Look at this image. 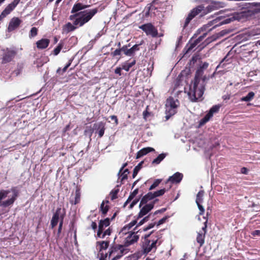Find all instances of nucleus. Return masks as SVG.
I'll return each instance as SVG.
<instances>
[{
	"label": "nucleus",
	"instance_id": "obj_54",
	"mask_svg": "<svg viewBox=\"0 0 260 260\" xmlns=\"http://www.w3.org/2000/svg\"><path fill=\"white\" fill-rule=\"evenodd\" d=\"M169 217V216H166L162 218H161V219H160L157 222H156L157 226H159V225L164 223L166 221V220L168 219Z\"/></svg>",
	"mask_w": 260,
	"mask_h": 260
},
{
	"label": "nucleus",
	"instance_id": "obj_44",
	"mask_svg": "<svg viewBox=\"0 0 260 260\" xmlns=\"http://www.w3.org/2000/svg\"><path fill=\"white\" fill-rule=\"evenodd\" d=\"M252 5L255 7L252 10V14H255L260 13V3H253Z\"/></svg>",
	"mask_w": 260,
	"mask_h": 260
},
{
	"label": "nucleus",
	"instance_id": "obj_13",
	"mask_svg": "<svg viewBox=\"0 0 260 260\" xmlns=\"http://www.w3.org/2000/svg\"><path fill=\"white\" fill-rule=\"evenodd\" d=\"M11 191L13 192L12 197L10 199L2 202V203H1L0 204V206L3 207H7L12 205L14 204V202L17 199V197H18V192L16 190V187L11 188Z\"/></svg>",
	"mask_w": 260,
	"mask_h": 260
},
{
	"label": "nucleus",
	"instance_id": "obj_61",
	"mask_svg": "<svg viewBox=\"0 0 260 260\" xmlns=\"http://www.w3.org/2000/svg\"><path fill=\"white\" fill-rule=\"evenodd\" d=\"M166 210H167V209L166 208H161L159 210H158L155 211L152 215L153 216L154 215H156L158 213H164L166 211Z\"/></svg>",
	"mask_w": 260,
	"mask_h": 260
},
{
	"label": "nucleus",
	"instance_id": "obj_9",
	"mask_svg": "<svg viewBox=\"0 0 260 260\" xmlns=\"http://www.w3.org/2000/svg\"><path fill=\"white\" fill-rule=\"evenodd\" d=\"M139 28L144 31L148 36L156 37L158 35L157 29L151 23H148L139 26Z\"/></svg>",
	"mask_w": 260,
	"mask_h": 260
},
{
	"label": "nucleus",
	"instance_id": "obj_63",
	"mask_svg": "<svg viewBox=\"0 0 260 260\" xmlns=\"http://www.w3.org/2000/svg\"><path fill=\"white\" fill-rule=\"evenodd\" d=\"M150 115V113L147 111V110H145L143 112V118L145 119Z\"/></svg>",
	"mask_w": 260,
	"mask_h": 260
},
{
	"label": "nucleus",
	"instance_id": "obj_18",
	"mask_svg": "<svg viewBox=\"0 0 260 260\" xmlns=\"http://www.w3.org/2000/svg\"><path fill=\"white\" fill-rule=\"evenodd\" d=\"M94 127L95 129V133L99 135V137L101 138L103 136L105 130V123L100 122L94 124Z\"/></svg>",
	"mask_w": 260,
	"mask_h": 260
},
{
	"label": "nucleus",
	"instance_id": "obj_28",
	"mask_svg": "<svg viewBox=\"0 0 260 260\" xmlns=\"http://www.w3.org/2000/svg\"><path fill=\"white\" fill-rule=\"evenodd\" d=\"M76 25H75L73 23L72 24L70 22H68L64 26L63 29L64 31L68 33L71 31H73L77 28Z\"/></svg>",
	"mask_w": 260,
	"mask_h": 260
},
{
	"label": "nucleus",
	"instance_id": "obj_14",
	"mask_svg": "<svg viewBox=\"0 0 260 260\" xmlns=\"http://www.w3.org/2000/svg\"><path fill=\"white\" fill-rule=\"evenodd\" d=\"M223 3L220 2L216 1H211L210 5H209L207 7H205L204 6V10L205 11V14L206 15L211 12L217 10L220 8L223 7Z\"/></svg>",
	"mask_w": 260,
	"mask_h": 260
},
{
	"label": "nucleus",
	"instance_id": "obj_48",
	"mask_svg": "<svg viewBox=\"0 0 260 260\" xmlns=\"http://www.w3.org/2000/svg\"><path fill=\"white\" fill-rule=\"evenodd\" d=\"M152 215V213H150L148 216H147L145 217L144 218H143L142 220H141L140 221V222L138 223V224L137 225V226H140V225L143 224L145 222H146L147 221H148L149 219L151 217Z\"/></svg>",
	"mask_w": 260,
	"mask_h": 260
},
{
	"label": "nucleus",
	"instance_id": "obj_37",
	"mask_svg": "<svg viewBox=\"0 0 260 260\" xmlns=\"http://www.w3.org/2000/svg\"><path fill=\"white\" fill-rule=\"evenodd\" d=\"M233 20V18H219L218 21H219V23L216 24L215 26L221 25L225 24H228L230 23Z\"/></svg>",
	"mask_w": 260,
	"mask_h": 260
},
{
	"label": "nucleus",
	"instance_id": "obj_52",
	"mask_svg": "<svg viewBox=\"0 0 260 260\" xmlns=\"http://www.w3.org/2000/svg\"><path fill=\"white\" fill-rule=\"evenodd\" d=\"M150 9H151L150 8H148V6L147 5V6L144 9V10L143 11L144 13V16L146 17H147L148 16H152V14L150 12Z\"/></svg>",
	"mask_w": 260,
	"mask_h": 260
},
{
	"label": "nucleus",
	"instance_id": "obj_1",
	"mask_svg": "<svg viewBox=\"0 0 260 260\" xmlns=\"http://www.w3.org/2000/svg\"><path fill=\"white\" fill-rule=\"evenodd\" d=\"M89 7V5H84L81 3H75L72 10L69 19L73 22L75 25H79V27L83 26L92 19V18L98 13V9L94 8L89 10H84Z\"/></svg>",
	"mask_w": 260,
	"mask_h": 260
},
{
	"label": "nucleus",
	"instance_id": "obj_19",
	"mask_svg": "<svg viewBox=\"0 0 260 260\" xmlns=\"http://www.w3.org/2000/svg\"><path fill=\"white\" fill-rule=\"evenodd\" d=\"M207 221L205 222L204 226L202 228V230L204 231V233H198L197 237V241L198 243L200 244V246H202L204 243V239H205V235L206 233V225Z\"/></svg>",
	"mask_w": 260,
	"mask_h": 260
},
{
	"label": "nucleus",
	"instance_id": "obj_38",
	"mask_svg": "<svg viewBox=\"0 0 260 260\" xmlns=\"http://www.w3.org/2000/svg\"><path fill=\"white\" fill-rule=\"evenodd\" d=\"M121 52L119 48L116 49L114 51L111 53V56L113 57H117L118 60L120 59L121 58Z\"/></svg>",
	"mask_w": 260,
	"mask_h": 260
},
{
	"label": "nucleus",
	"instance_id": "obj_53",
	"mask_svg": "<svg viewBox=\"0 0 260 260\" xmlns=\"http://www.w3.org/2000/svg\"><path fill=\"white\" fill-rule=\"evenodd\" d=\"M138 188H136L131 193L128 197L129 200H132L135 198V197L138 194Z\"/></svg>",
	"mask_w": 260,
	"mask_h": 260
},
{
	"label": "nucleus",
	"instance_id": "obj_34",
	"mask_svg": "<svg viewBox=\"0 0 260 260\" xmlns=\"http://www.w3.org/2000/svg\"><path fill=\"white\" fill-rule=\"evenodd\" d=\"M166 156V154L165 153H161L159 154L158 156L152 161V164L153 165L159 164Z\"/></svg>",
	"mask_w": 260,
	"mask_h": 260
},
{
	"label": "nucleus",
	"instance_id": "obj_33",
	"mask_svg": "<svg viewBox=\"0 0 260 260\" xmlns=\"http://www.w3.org/2000/svg\"><path fill=\"white\" fill-rule=\"evenodd\" d=\"M254 92L253 91H250L247 94L246 96L241 98V101L243 102H250L254 98Z\"/></svg>",
	"mask_w": 260,
	"mask_h": 260
},
{
	"label": "nucleus",
	"instance_id": "obj_58",
	"mask_svg": "<svg viewBox=\"0 0 260 260\" xmlns=\"http://www.w3.org/2000/svg\"><path fill=\"white\" fill-rule=\"evenodd\" d=\"M67 69L68 68L66 67H64L62 69H61L60 68H59L57 70L56 72L58 74L62 75L64 73H65L67 71Z\"/></svg>",
	"mask_w": 260,
	"mask_h": 260
},
{
	"label": "nucleus",
	"instance_id": "obj_7",
	"mask_svg": "<svg viewBox=\"0 0 260 260\" xmlns=\"http://www.w3.org/2000/svg\"><path fill=\"white\" fill-rule=\"evenodd\" d=\"M66 215V211L64 209H61L60 207L57 208L55 212L53 214L51 220L50 226L51 229H54L57 224L59 220H61L62 216V220Z\"/></svg>",
	"mask_w": 260,
	"mask_h": 260
},
{
	"label": "nucleus",
	"instance_id": "obj_2",
	"mask_svg": "<svg viewBox=\"0 0 260 260\" xmlns=\"http://www.w3.org/2000/svg\"><path fill=\"white\" fill-rule=\"evenodd\" d=\"M203 74V70L201 69H198L195 74L194 80L189 86L188 95L192 102H196L202 96L204 93V89L202 87H198V85Z\"/></svg>",
	"mask_w": 260,
	"mask_h": 260
},
{
	"label": "nucleus",
	"instance_id": "obj_15",
	"mask_svg": "<svg viewBox=\"0 0 260 260\" xmlns=\"http://www.w3.org/2000/svg\"><path fill=\"white\" fill-rule=\"evenodd\" d=\"M135 232H131L129 235L125 238L124 246L127 247L129 245L133 244L135 242H137L139 238V236L137 235V233Z\"/></svg>",
	"mask_w": 260,
	"mask_h": 260
},
{
	"label": "nucleus",
	"instance_id": "obj_50",
	"mask_svg": "<svg viewBox=\"0 0 260 260\" xmlns=\"http://www.w3.org/2000/svg\"><path fill=\"white\" fill-rule=\"evenodd\" d=\"M130 47V44L128 45H123L121 48H119L121 52H123L124 55L128 56V54H127V51L128 50V47Z\"/></svg>",
	"mask_w": 260,
	"mask_h": 260
},
{
	"label": "nucleus",
	"instance_id": "obj_45",
	"mask_svg": "<svg viewBox=\"0 0 260 260\" xmlns=\"http://www.w3.org/2000/svg\"><path fill=\"white\" fill-rule=\"evenodd\" d=\"M155 2L153 1L152 3L148 4L147 6L148 7V8H150V12L152 14V16L155 15V11L157 9V8L155 7L154 6Z\"/></svg>",
	"mask_w": 260,
	"mask_h": 260
},
{
	"label": "nucleus",
	"instance_id": "obj_51",
	"mask_svg": "<svg viewBox=\"0 0 260 260\" xmlns=\"http://www.w3.org/2000/svg\"><path fill=\"white\" fill-rule=\"evenodd\" d=\"M212 40L210 38H207L204 42H203L199 46L201 47L200 49L204 48L205 46H206L209 43H210Z\"/></svg>",
	"mask_w": 260,
	"mask_h": 260
},
{
	"label": "nucleus",
	"instance_id": "obj_22",
	"mask_svg": "<svg viewBox=\"0 0 260 260\" xmlns=\"http://www.w3.org/2000/svg\"><path fill=\"white\" fill-rule=\"evenodd\" d=\"M154 151H155L154 149L152 147L144 148L141 149L140 150H139L137 152L136 158L137 159L139 158L142 157L143 156L146 155L148 153H149L150 152Z\"/></svg>",
	"mask_w": 260,
	"mask_h": 260
},
{
	"label": "nucleus",
	"instance_id": "obj_23",
	"mask_svg": "<svg viewBox=\"0 0 260 260\" xmlns=\"http://www.w3.org/2000/svg\"><path fill=\"white\" fill-rule=\"evenodd\" d=\"M110 224V219L109 218H106L103 220H100L99 222V228L103 230L108 227Z\"/></svg>",
	"mask_w": 260,
	"mask_h": 260
},
{
	"label": "nucleus",
	"instance_id": "obj_40",
	"mask_svg": "<svg viewBox=\"0 0 260 260\" xmlns=\"http://www.w3.org/2000/svg\"><path fill=\"white\" fill-rule=\"evenodd\" d=\"M143 161L140 162L137 166H136L133 170V178H134L137 175L139 171L141 169Z\"/></svg>",
	"mask_w": 260,
	"mask_h": 260
},
{
	"label": "nucleus",
	"instance_id": "obj_5",
	"mask_svg": "<svg viewBox=\"0 0 260 260\" xmlns=\"http://www.w3.org/2000/svg\"><path fill=\"white\" fill-rule=\"evenodd\" d=\"M1 51V63L3 64L12 61L17 54V49L15 47L3 48Z\"/></svg>",
	"mask_w": 260,
	"mask_h": 260
},
{
	"label": "nucleus",
	"instance_id": "obj_3",
	"mask_svg": "<svg viewBox=\"0 0 260 260\" xmlns=\"http://www.w3.org/2000/svg\"><path fill=\"white\" fill-rule=\"evenodd\" d=\"M128 252V249L124 245L113 243L108 252L109 259L117 260Z\"/></svg>",
	"mask_w": 260,
	"mask_h": 260
},
{
	"label": "nucleus",
	"instance_id": "obj_21",
	"mask_svg": "<svg viewBox=\"0 0 260 260\" xmlns=\"http://www.w3.org/2000/svg\"><path fill=\"white\" fill-rule=\"evenodd\" d=\"M153 199L154 198L152 196V192H148L142 198L139 204V207L141 208L143 205L147 203V202Z\"/></svg>",
	"mask_w": 260,
	"mask_h": 260
},
{
	"label": "nucleus",
	"instance_id": "obj_6",
	"mask_svg": "<svg viewBox=\"0 0 260 260\" xmlns=\"http://www.w3.org/2000/svg\"><path fill=\"white\" fill-rule=\"evenodd\" d=\"M153 232L152 231L149 234H146L144 236L142 247L145 253H148L151 251L155 252L156 250L158 239L155 240H150L149 239Z\"/></svg>",
	"mask_w": 260,
	"mask_h": 260
},
{
	"label": "nucleus",
	"instance_id": "obj_20",
	"mask_svg": "<svg viewBox=\"0 0 260 260\" xmlns=\"http://www.w3.org/2000/svg\"><path fill=\"white\" fill-rule=\"evenodd\" d=\"M50 44V40L48 39H42L36 42L38 49H44L46 48Z\"/></svg>",
	"mask_w": 260,
	"mask_h": 260
},
{
	"label": "nucleus",
	"instance_id": "obj_36",
	"mask_svg": "<svg viewBox=\"0 0 260 260\" xmlns=\"http://www.w3.org/2000/svg\"><path fill=\"white\" fill-rule=\"evenodd\" d=\"M168 190L166 188H162L159 190L152 192V196L153 198L155 199L156 197L161 196L165 194V193Z\"/></svg>",
	"mask_w": 260,
	"mask_h": 260
},
{
	"label": "nucleus",
	"instance_id": "obj_11",
	"mask_svg": "<svg viewBox=\"0 0 260 260\" xmlns=\"http://www.w3.org/2000/svg\"><path fill=\"white\" fill-rule=\"evenodd\" d=\"M158 200L156 199L149 204H145L141 209L138 214L137 219L142 218L148 213L153 208L154 204Z\"/></svg>",
	"mask_w": 260,
	"mask_h": 260
},
{
	"label": "nucleus",
	"instance_id": "obj_16",
	"mask_svg": "<svg viewBox=\"0 0 260 260\" xmlns=\"http://www.w3.org/2000/svg\"><path fill=\"white\" fill-rule=\"evenodd\" d=\"M22 21L18 17L12 18L8 25V31L11 32L19 27Z\"/></svg>",
	"mask_w": 260,
	"mask_h": 260
},
{
	"label": "nucleus",
	"instance_id": "obj_29",
	"mask_svg": "<svg viewBox=\"0 0 260 260\" xmlns=\"http://www.w3.org/2000/svg\"><path fill=\"white\" fill-rule=\"evenodd\" d=\"M196 46L193 44V43L190 41L189 43L186 45L183 49V52L184 54H188L190 51H191Z\"/></svg>",
	"mask_w": 260,
	"mask_h": 260
},
{
	"label": "nucleus",
	"instance_id": "obj_47",
	"mask_svg": "<svg viewBox=\"0 0 260 260\" xmlns=\"http://www.w3.org/2000/svg\"><path fill=\"white\" fill-rule=\"evenodd\" d=\"M129 173L128 170L127 169H125L123 170V171L121 172L120 174H121L120 176L121 177V181L126 179L127 178V175Z\"/></svg>",
	"mask_w": 260,
	"mask_h": 260
},
{
	"label": "nucleus",
	"instance_id": "obj_59",
	"mask_svg": "<svg viewBox=\"0 0 260 260\" xmlns=\"http://www.w3.org/2000/svg\"><path fill=\"white\" fill-rule=\"evenodd\" d=\"M112 230L111 227L108 228V229L104 232L103 235L105 237L106 236H110L111 234Z\"/></svg>",
	"mask_w": 260,
	"mask_h": 260
},
{
	"label": "nucleus",
	"instance_id": "obj_55",
	"mask_svg": "<svg viewBox=\"0 0 260 260\" xmlns=\"http://www.w3.org/2000/svg\"><path fill=\"white\" fill-rule=\"evenodd\" d=\"M155 225H156V222L150 223L148 225V226H147L146 227L144 228L143 231H147L153 228L155 226Z\"/></svg>",
	"mask_w": 260,
	"mask_h": 260
},
{
	"label": "nucleus",
	"instance_id": "obj_12",
	"mask_svg": "<svg viewBox=\"0 0 260 260\" xmlns=\"http://www.w3.org/2000/svg\"><path fill=\"white\" fill-rule=\"evenodd\" d=\"M220 109L219 105L213 106L209 110V112L200 120V124L203 125L208 122L213 116V114L219 111Z\"/></svg>",
	"mask_w": 260,
	"mask_h": 260
},
{
	"label": "nucleus",
	"instance_id": "obj_17",
	"mask_svg": "<svg viewBox=\"0 0 260 260\" xmlns=\"http://www.w3.org/2000/svg\"><path fill=\"white\" fill-rule=\"evenodd\" d=\"M183 175L182 173L176 172L172 176H170L167 180L166 183L170 182L172 184H177L181 182L183 178Z\"/></svg>",
	"mask_w": 260,
	"mask_h": 260
},
{
	"label": "nucleus",
	"instance_id": "obj_60",
	"mask_svg": "<svg viewBox=\"0 0 260 260\" xmlns=\"http://www.w3.org/2000/svg\"><path fill=\"white\" fill-rule=\"evenodd\" d=\"M61 217H62V216ZM63 223V220H62V218H61V220H60V221H59V226H58V231H57V234L58 235L61 233Z\"/></svg>",
	"mask_w": 260,
	"mask_h": 260
},
{
	"label": "nucleus",
	"instance_id": "obj_31",
	"mask_svg": "<svg viewBox=\"0 0 260 260\" xmlns=\"http://www.w3.org/2000/svg\"><path fill=\"white\" fill-rule=\"evenodd\" d=\"M167 107H170V108L177 109L178 106L176 104V101L173 98H169L167 101L166 105Z\"/></svg>",
	"mask_w": 260,
	"mask_h": 260
},
{
	"label": "nucleus",
	"instance_id": "obj_57",
	"mask_svg": "<svg viewBox=\"0 0 260 260\" xmlns=\"http://www.w3.org/2000/svg\"><path fill=\"white\" fill-rule=\"evenodd\" d=\"M104 231L102 229L98 228V230L97 232V237L100 238L104 239L105 237L103 235Z\"/></svg>",
	"mask_w": 260,
	"mask_h": 260
},
{
	"label": "nucleus",
	"instance_id": "obj_8",
	"mask_svg": "<svg viewBox=\"0 0 260 260\" xmlns=\"http://www.w3.org/2000/svg\"><path fill=\"white\" fill-rule=\"evenodd\" d=\"M110 241H99L96 242V247L99 246V255L100 256V260H106L108 257V253H104L103 250H106L109 246Z\"/></svg>",
	"mask_w": 260,
	"mask_h": 260
},
{
	"label": "nucleus",
	"instance_id": "obj_24",
	"mask_svg": "<svg viewBox=\"0 0 260 260\" xmlns=\"http://www.w3.org/2000/svg\"><path fill=\"white\" fill-rule=\"evenodd\" d=\"M177 113V110L174 108H170L166 107V119L168 120L171 116H173Z\"/></svg>",
	"mask_w": 260,
	"mask_h": 260
},
{
	"label": "nucleus",
	"instance_id": "obj_41",
	"mask_svg": "<svg viewBox=\"0 0 260 260\" xmlns=\"http://www.w3.org/2000/svg\"><path fill=\"white\" fill-rule=\"evenodd\" d=\"M204 191L203 190H200L199 191L197 195L196 198V203H202L203 201V197L204 196Z\"/></svg>",
	"mask_w": 260,
	"mask_h": 260
},
{
	"label": "nucleus",
	"instance_id": "obj_43",
	"mask_svg": "<svg viewBox=\"0 0 260 260\" xmlns=\"http://www.w3.org/2000/svg\"><path fill=\"white\" fill-rule=\"evenodd\" d=\"M136 64V60H134L132 62L122 65V69L125 70L126 71H128L131 68H132L134 65Z\"/></svg>",
	"mask_w": 260,
	"mask_h": 260
},
{
	"label": "nucleus",
	"instance_id": "obj_30",
	"mask_svg": "<svg viewBox=\"0 0 260 260\" xmlns=\"http://www.w3.org/2000/svg\"><path fill=\"white\" fill-rule=\"evenodd\" d=\"M196 46L193 44V43L190 41L189 43L186 45L183 49V52L184 54H188L190 51H191Z\"/></svg>",
	"mask_w": 260,
	"mask_h": 260
},
{
	"label": "nucleus",
	"instance_id": "obj_42",
	"mask_svg": "<svg viewBox=\"0 0 260 260\" xmlns=\"http://www.w3.org/2000/svg\"><path fill=\"white\" fill-rule=\"evenodd\" d=\"M162 181V179H157L155 180L153 184L150 186L149 188V190H151L155 188L157 186L159 185V184Z\"/></svg>",
	"mask_w": 260,
	"mask_h": 260
},
{
	"label": "nucleus",
	"instance_id": "obj_4",
	"mask_svg": "<svg viewBox=\"0 0 260 260\" xmlns=\"http://www.w3.org/2000/svg\"><path fill=\"white\" fill-rule=\"evenodd\" d=\"M204 5H200L192 9L188 13L187 16L185 18L184 23L182 26L183 29H185L188 25L190 21L197 16L200 15V17H203L206 15L205 13Z\"/></svg>",
	"mask_w": 260,
	"mask_h": 260
},
{
	"label": "nucleus",
	"instance_id": "obj_46",
	"mask_svg": "<svg viewBox=\"0 0 260 260\" xmlns=\"http://www.w3.org/2000/svg\"><path fill=\"white\" fill-rule=\"evenodd\" d=\"M93 132V129L91 127V126H87L84 131V135L87 136L88 135L89 137H91Z\"/></svg>",
	"mask_w": 260,
	"mask_h": 260
},
{
	"label": "nucleus",
	"instance_id": "obj_32",
	"mask_svg": "<svg viewBox=\"0 0 260 260\" xmlns=\"http://www.w3.org/2000/svg\"><path fill=\"white\" fill-rule=\"evenodd\" d=\"M105 201H103L100 207V211L102 212L103 216H105L107 213L109 209V206L108 205L105 206ZM106 203H109V201H106Z\"/></svg>",
	"mask_w": 260,
	"mask_h": 260
},
{
	"label": "nucleus",
	"instance_id": "obj_49",
	"mask_svg": "<svg viewBox=\"0 0 260 260\" xmlns=\"http://www.w3.org/2000/svg\"><path fill=\"white\" fill-rule=\"evenodd\" d=\"M37 34H38V29L35 27H32L29 32V37L30 38L34 37L36 36L37 35Z\"/></svg>",
	"mask_w": 260,
	"mask_h": 260
},
{
	"label": "nucleus",
	"instance_id": "obj_10",
	"mask_svg": "<svg viewBox=\"0 0 260 260\" xmlns=\"http://www.w3.org/2000/svg\"><path fill=\"white\" fill-rule=\"evenodd\" d=\"M20 2V0H14L11 3L9 4L1 13L0 15V21L10 14L15 9Z\"/></svg>",
	"mask_w": 260,
	"mask_h": 260
},
{
	"label": "nucleus",
	"instance_id": "obj_56",
	"mask_svg": "<svg viewBox=\"0 0 260 260\" xmlns=\"http://www.w3.org/2000/svg\"><path fill=\"white\" fill-rule=\"evenodd\" d=\"M198 207L199 208V209L200 210L199 214L200 215H203L205 212V210L204 207L202 205H201V203H197Z\"/></svg>",
	"mask_w": 260,
	"mask_h": 260
},
{
	"label": "nucleus",
	"instance_id": "obj_35",
	"mask_svg": "<svg viewBox=\"0 0 260 260\" xmlns=\"http://www.w3.org/2000/svg\"><path fill=\"white\" fill-rule=\"evenodd\" d=\"M81 193L79 188H77L75 191V197L74 202H72V204L76 205L80 201Z\"/></svg>",
	"mask_w": 260,
	"mask_h": 260
},
{
	"label": "nucleus",
	"instance_id": "obj_27",
	"mask_svg": "<svg viewBox=\"0 0 260 260\" xmlns=\"http://www.w3.org/2000/svg\"><path fill=\"white\" fill-rule=\"evenodd\" d=\"M64 45V40H61L60 42L58 43L56 47L54 48V49L53 51V53L54 55H57L59 52H60L61 50L63 48V46Z\"/></svg>",
	"mask_w": 260,
	"mask_h": 260
},
{
	"label": "nucleus",
	"instance_id": "obj_26",
	"mask_svg": "<svg viewBox=\"0 0 260 260\" xmlns=\"http://www.w3.org/2000/svg\"><path fill=\"white\" fill-rule=\"evenodd\" d=\"M137 219L134 220L129 222L128 224L125 225L121 230V232L123 233H126L127 231H128L133 226L136 224L137 223Z\"/></svg>",
	"mask_w": 260,
	"mask_h": 260
},
{
	"label": "nucleus",
	"instance_id": "obj_39",
	"mask_svg": "<svg viewBox=\"0 0 260 260\" xmlns=\"http://www.w3.org/2000/svg\"><path fill=\"white\" fill-rule=\"evenodd\" d=\"M119 191V189L118 188H114L111 191L110 195L111 196V200L113 201L118 198L117 194Z\"/></svg>",
	"mask_w": 260,
	"mask_h": 260
},
{
	"label": "nucleus",
	"instance_id": "obj_62",
	"mask_svg": "<svg viewBox=\"0 0 260 260\" xmlns=\"http://www.w3.org/2000/svg\"><path fill=\"white\" fill-rule=\"evenodd\" d=\"M209 66V63L208 62H204L199 68V69H201L204 71V69H206Z\"/></svg>",
	"mask_w": 260,
	"mask_h": 260
},
{
	"label": "nucleus",
	"instance_id": "obj_64",
	"mask_svg": "<svg viewBox=\"0 0 260 260\" xmlns=\"http://www.w3.org/2000/svg\"><path fill=\"white\" fill-rule=\"evenodd\" d=\"M251 235L254 237L256 236H260V230H257L253 231L251 233Z\"/></svg>",
	"mask_w": 260,
	"mask_h": 260
},
{
	"label": "nucleus",
	"instance_id": "obj_25",
	"mask_svg": "<svg viewBox=\"0 0 260 260\" xmlns=\"http://www.w3.org/2000/svg\"><path fill=\"white\" fill-rule=\"evenodd\" d=\"M140 44H135L132 47L128 49L126 52L127 54H128V56H133L134 55L135 52L140 50Z\"/></svg>",
	"mask_w": 260,
	"mask_h": 260
}]
</instances>
